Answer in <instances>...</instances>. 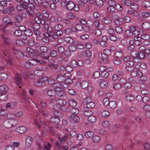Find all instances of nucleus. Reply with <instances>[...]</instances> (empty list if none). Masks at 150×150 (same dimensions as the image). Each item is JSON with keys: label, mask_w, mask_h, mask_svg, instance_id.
Returning <instances> with one entry per match:
<instances>
[{"label": "nucleus", "mask_w": 150, "mask_h": 150, "mask_svg": "<svg viewBox=\"0 0 150 150\" xmlns=\"http://www.w3.org/2000/svg\"><path fill=\"white\" fill-rule=\"evenodd\" d=\"M126 69L128 71H131L133 70L134 69L139 67L140 65H137L134 64L133 62L132 61L128 62L126 63Z\"/></svg>", "instance_id": "obj_1"}, {"label": "nucleus", "mask_w": 150, "mask_h": 150, "mask_svg": "<svg viewBox=\"0 0 150 150\" xmlns=\"http://www.w3.org/2000/svg\"><path fill=\"white\" fill-rule=\"evenodd\" d=\"M43 92L45 94H46L50 97L54 96L57 93L55 90L51 89L49 88H45L43 90Z\"/></svg>", "instance_id": "obj_2"}, {"label": "nucleus", "mask_w": 150, "mask_h": 150, "mask_svg": "<svg viewBox=\"0 0 150 150\" xmlns=\"http://www.w3.org/2000/svg\"><path fill=\"white\" fill-rule=\"evenodd\" d=\"M22 78L21 75L18 73H16V76L14 79L15 82L17 85L19 86L20 88H21L20 86L22 83Z\"/></svg>", "instance_id": "obj_3"}, {"label": "nucleus", "mask_w": 150, "mask_h": 150, "mask_svg": "<svg viewBox=\"0 0 150 150\" xmlns=\"http://www.w3.org/2000/svg\"><path fill=\"white\" fill-rule=\"evenodd\" d=\"M35 123L38 129H39L41 126L40 124L42 125L44 127H46L47 126L45 122L41 120L40 119H35Z\"/></svg>", "instance_id": "obj_4"}, {"label": "nucleus", "mask_w": 150, "mask_h": 150, "mask_svg": "<svg viewBox=\"0 0 150 150\" xmlns=\"http://www.w3.org/2000/svg\"><path fill=\"white\" fill-rule=\"evenodd\" d=\"M70 122L73 123H75L79 122L80 118L77 115H71L69 118Z\"/></svg>", "instance_id": "obj_5"}, {"label": "nucleus", "mask_w": 150, "mask_h": 150, "mask_svg": "<svg viewBox=\"0 0 150 150\" xmlns=\"http://www.w3.org/2000/svg\"><path fill=\"white\" fill-rule=\"evenodd\" d=\"M45 85V83L43 78L39 79L37 81L35 82L34 83L35 86L39 87H42L44 86Z\"/></svg>", "instance_id": "obj_6"}, {"label": "nucleus", "mask_w": 150, "mask_h": 150, "mask_svg": "<svg viewBox=\"0 0 150 150\" xmlns=\"http://www.w3.org/2000/svg\"><path fill=\"white\" fill-rule=\"evenodd\" d=\"M58 73L61 74V75L58 76H57L56 79L57 81L59 83H62V85L63 83L65 80V78L64 76L63 75V73L61 71H58Z\"/></svg>", "instance_id": "obj_7"}, {"label": "nucleus", "mask_w": 150, "mask_h": 150, "mask_svg": "<svg viewBox=\"0 0 150 150\" xmlns=\"http://www.w3.org/2000/svg\"><path fill=\"white\" fill-rule=\"evenodd\" d=\"M13 52L14 56L16 58L21 59H23L24 54L23 52H19L16 50H14Z\"/></svg>", "instance_id": "obj_8"}, {"label": "nucleus", "mask_w": 150, "mask_h": 150, "mask_svg": "<svg viewBox=\"0 0 150 150\" xmlns=\"http://www.w3.org/2000/svg\"><path fill=\"white\" fill-rule=\"evenodd\" d=\"M98 81L100 87L102 88H105L108 85L107 82L104 79H99Z\"/></svg>", "instance_id": "obj_9"}, {"label": "nucleus", "mask_w": 150, "mask_h": 150, "mask_svg": "<svg viewBox=\"0 0 150 150\" xmlns=\"http://www.w3.org/2000/svg\"><path fill=\"white\" fill-rule=\"evenodd\" d=\"M99 58L100 60H102L105 63H107L108 62V57L106 55L103 53L100 54L99 55Z\"/></svg>", "instance_id": "obj_10"}, {"label": "nucleus", "mask_w": 150, "mask_h": 150, "mask_svg": "<svg viewBox=\"0 0 150 150\" xmlns=\"http://www.w3.org/2000/svg\"><path fill=\"white\" fill-rule=\"evenodd\" d=\"M1 38L3 40V43L4 45H8L9 44L10 41L7 35L3 34L1 35Z\"/></svg>", "instance_id": "obj_11"}, {"label": "nucleus", "mask_w": 150, "mask_h": 150, "mask_svg": "<svg viewBox=\"0 0 150 150\" xmlns=\"http://www.w3.org/2000/svg\"><path fill=\"white\" fill-rule=\"evenodd\" d=\"M27 8V7L26 5L23 3L18 4L17 6V9L19 11H22Z\"/></svg>", "instance_id": "obj_12"}, {"label": "nucleus", "mask_w": 150, "mask_h": 150, "mask_svg": "<svg viewBox=\"0 0 150 150\" xmlns=\"http://www.w3.org/2000/svg\"><path fill=\"white\" fill-rule=\"evenodd\" d=\"M67 8L69 10H71L75 7V4L71 1H68L66 4Z\"/></svg>", "instance_id": "obj_13"}, {"label": "nucleus", "mask_w": 150, "mask_h": 150, "mask_svg": "<svg viewBox=\"0 0 150 150\" xmlns=\"http://www.w3.org/2000/svg\"><path fill=\"white\" fill-rule=\"evenodd\" d=\"M82 55L84 57L88 58L91 57L92 55V52L89 50L83 51L82 52Z\"/></svg>", "instance_id": "obj_14"}, {"label": "nucleus", "mask_w": 150, "mask_h": 150, "mask_svg": "<svg viewBox=\"0 0 150 150\" xmlns=\"http://www.w3.org/2000/svg\"><path fill=\"white\" fill-rule=\"evenodd\" d=\"M16 131L19 133L23 134L25 133L27 130L26 127L24 126H19L16 128Z\"/></svg>", "instance_id": "obj_15"}, {"label": "nucleus", "mask_w": 150, "mask_h": 150, "mask_svg": "<svg viewBox=\"0 0 150 150\" xmlns=\"http://www.w3.org/2000/svg\"><path fill=\"white\" fill-rule=\"evenodd\" d=\"M51 122L54 124H57L59 122V119L58 117L54 116L52 117L50 119Z\"/></svg>", "instance_id": "obj_16"}, {"label": "nucleus", "mask_w": 150, "mask_h": 150, "mask_svg": "<svg viewBox=\"0 0 150 150\" xmlns=\"http://www.w3.org/2000/svg\"><path fill=\"white\" fill-rule=\"evenodd\" d=\"M142 27L144 30H148L150 29V23L148 22H144L142 23Z\"/></svg>", "instance_id": "obj_17"}, {"label": "nucleus", "mask_w": 150, "mask_h": 150, "mask_svg": "<svg viewBox=\"0 0 150 150\" xmlns=\"http://www.w3.org/2000/svg\"><path fill=\"white\" fill-rule=\"evenodd\" d=\"M72 83V81L71 80L69 79H65V80L64 81L62 86L64 88H68V85L71 84Z\"/></svg>", "instance_id": "obj_18"}, {"label": "nucleus", "mask_w": 150, "mask_h": 150, "mask_svg": "<svg viewBox=\"0 0 150 150\" xmlns=\"http://www.w3.org/2000/svg\"><path fill=\"white\" fill-rule=\"evenodd\" d=\"M69 112L71 115H77L79 113V111L78 109L72 108L69 110Z\"/></svg>", "instance_id": "obj_19"}, {"label": "nucleus", "mask_w": 150, "mask_h": 150, "mask_svg": "<svg viewBox=\"0 0 150 150\" xmlns=\"http://www.w3.org/2000/svg\"><path fill=\"white\" fill-rule=\"evenodd\" d=\"M40 56L42 59L45 60H47L48 57H50L49 55L47 54V53H40Z\"/></svg>", "instance_id": "obj_20"}, {"label": "nucleus", "mask_w": 150, "mask_h": 150, "mask_svg": "<svg viewBox=\"0 0 150 150\" xmlns=\"http://www.w3.org/2000/svg\"><path fill=\"white\" fill-rule=\"evenodd\" d=\"M103 22L106 24H109L111 23L112 21L110 17H106L104 18L102 20Z\"/></svg>", "instance_id": "obj_21"}, {"label": "nucleus", "mask_w": 150, "mask_h": 150, "mask_svg": "<svg viewBox=\"0 0 150 150\" xmlns=\"http://www.w3.org/2000/svg\"><path fill=\"white\" fill-rule=\"evenodd\" d=\"M57 103L59 105L63 106L66 104L67 102L64 99H59L57 100Z\"/></svg>", "instance_id": "obj_22"}, {"label": "nucleus", "mask_w": 150, "mask_h": 150, "mask_svg": "<svg viewBox=\"0 0 150 150\" xmlns=\"http://www.w3.org/2000/svg\"><path fill=\"white\" fill-rule=\"evenodd\" d=\"M14 8L13 7H10L7 8L6 9L4 10L3 12L4 13H11L14 11Z\"/></svg>", "instance_id": "obj_23"}, {"label": "nucleus", "mask_w": 150, "mask_h": 150, "mask_svg": "<svg viewBox=\"0 0 150 150\" xmlns=\"http://www.w3.org/2000/svg\"><path fill=\"white\" fill-rule=\"evenodd\" d=\"M88 120L90 123H94L96 121V118L95 116L92 115L88 117Z\"/></svg>", "instance_id": "obj_24"}, {"label": "nucleus", "mask_w": 150, "mask_h": 150, "mask_svg": "<svg viewBox=\"0 0 150 150\" xmlns=\"http://www.w3.org/2000/svg\"><path fill=\"white\" fill-rule=\"evenodd\" d=\"M8 90V87L5 85L0 86V90L4 93L7 92Z\"/></svg>", "instance_id": "obj_25"}, {"label": "nucleus", "mask_w": 150, "mask_h": 150, "mask_svg": "<svg viewBox=\"0 0 150 150\" xmlns=\"http://www.w3.org/2000/svg\"><path fill=\"white\" fill-rule=\"evenodd\" d=\"M8 76V75L6 73H3L0 74V80L1 81L5 80Z\"/></svg>", "instance_id": "obj_26"}, {"label": "nucleus", "mask_w": 150, "mask_h": 150, "mask_svg": "<svg viewBox=\"0 0 150 150\" xmlns=\"http://www.w3.org/2000/svg\"><path fill=\"white\" fill-rule=\"evenodd\" d=\"M35 9H28L26 11L27 14L30 16H33L35 13Z\"/></svg>", "instance_id": "obj_27"}, {"label": "nucleus", "mask_w": 150, "mask_h": 150, "mask_svg": "<svg viewBox=\"0 0 150 150\" xmlns=\"http://www.w3.org/2000/svg\"><path fill=\"white\" fill-rule=\"evenodd\" d=\"M138 57L133 58L132 59V62L135 64L137 65H139V64L141 62V59L139 58H138Z\"/></svg>", "instance_id": "obj_28"}, {"label": "nucleus", "mask_w": 150, "mask_h": 150, "mask_svg": "<svg viewBox=\"0 0 150 150\" xmlns=\"http://www.w3.org/2000/svg\"><path fill=\"white\" fill-rule=\"evenodd\" d=\"M2 20L3 23L6 24V25L11 24L12 23V21H10L9 19L7 17H4L2 19Z\"/></svg>", "instance_id": "obj_29"}, {"label": "nucleus", "mask_w": 150, "mask_h": 150, "mask_svg": "<svg viewBox=\"0 0 150 150\" xmlns=\"http://www.w3.org/2000/svg\"><path fill=\"white\" fill-rule=\"evenodd\" d=\"M129 45L127 47V49L128 50L132 51L134 48L133 42L130 40L129 42Z\"/></svg>", "instance_id": "obj_30"}, {"label": "nucleus", "mask_w": 150, "mask_h": 150, "mask_svg": "<svg viewBox=\"0 0 150 150\" xmlns=\"http://www.w3.org/2000/svg\"><path fill=\"white\" fill-rule=\"evenodd\" d=\"M116 9V6H108L107 8V10L108 12L110 13H113L114 12Z\"/></svg>", "instance_id": "obj_31"}, {"label": "nucleus", "mask_w": 150, "mask_h": 150, "mask_svg": "<svg viewBox=\"0 0 150 150\" xmlns=\"http://www.w3.org/2000/svg\"><path fill=\"white\" fill-rule=\"evenodd\" d=\"M110 107L112 109H114L117 106V103L115 101L112 100L110 102L109 105Z\"/></svg>", "instance_id": "obj_32"}, {"label": "nucleus", "mask_w": 150, "mask_h": 150, "mask_svg": "<svg viewBox=\"0 0 150 150\" xmlns=\"http://www.w3.org/2000/svg\"><path fill=\"white\" fill-rule=\"evenodd\" d=\"M94 135V133L91 131H88L85 134V136L87 138H91Z\"/></svg>", "instance_id": "obj_33"}, {"label": "nucleus", "mask_w": 150, "mask_h": 150, "mask_svg": "<svg viewBox=\"0 0 150 150\" xmlns=\"http://www.w3.org/2000/svg\"><path fill=\"white\" fill-rule=\"evenodd\" d=\"M80 85L83 88H85L88 86V83L86 81H83L80 83Z\"/></svg>", "instance_id": "obj_34"}, {"label": "nucleus", "mask_w": 150, "mask_h": 150, "mask_svg": "<svg viewBox=\"0 0 150 150\" xmlns=\"http://www.w3.org/2000/svg\"><path fill=\"white\" fill-rule=\"evenodd\" d=\"M114 23L117 25H120L123 24L124 21L123 20V19L119 18L118 19L115 21Z\"/></svg>", "instance_id": "obj_35"}, {"label": "nucleus", "mask_w": 150, "mask_h": 150, "mask_svg": "<svg viewBox=\"0 0 150 150\" xmlns=\"http://www.w3.org/2000/svg\"><path fill=\"white\" fill-rule=\"evenodd\" d=\"M4 125L5 127L7 128H10L12 127V125L10 122L9 120H6L4 122Z\"/></svg>", "instance_id": "obj_36"}, {"label": "nucleus", "mask_w": 150, "mask_h": 150, "mask_svg": "<svg viewBox=\"0 0 150 150\" xmlns=\"http://www.w3.org/2000/svg\"><path fill=\"white\" fill-rule=\"evenodd\" d=\"M12 127L16 126L17 123V121L16 120L13 118H10L8 119Z\"/></svg>", "instance_id": "obj_37"}, {"label": "nucleus", "mask_w": 150, "mask_h": 150, "mask_svg": "<svg viewBox=\"0 0 150 150\" xmlns=\"http://www.w3.org/2000/svg\"><path fill=\"white\" fill-rule=\"evenodd\" d=\"M74 45L76 46V48L80 49H83L84 48V45L78 42H75Z\"/></svg>", "instance_id": "obj_38"}, {"label": "nucleus", "mask_w": 150, "mask_h": 150, "mask_svg": "<svg viewBox=\"0 0 150 150\" xmlns=\"http://www.w3.org/2000/svg\"><path fill=\"white\" fill-rule=\"evenodd\" d=\"M33 30H39L40 29V25L38 23H34L33 25Z\"/></svg>", "instance_id": "obj_39"}, {"label": "nucleus", "mask_w": 150, "mask_h": 150, "mask_svg": "<svg viewBox=\"0 0 150 150\" xmlns=\"http://www.w3.org/2000/svg\"><path fill=\"white\" fill-rule=\"evenodd\" d=\"M93 141L95 143H98L100 142V138L98 136H95L93 137Z\"/></svg>", "instance_id": "obj_40"}, {"label": "nucleus", "mask_w": 150, "mask_h": 150, "mask_svg": "<svg viewBox=\"0 0 150 150\" xmlns=\"http://www.w3.org/2000/svg\"><path fill=\"white\" fill-rule=\"evenodd\" d=\"M126 99L127 101L129 102H132L134 100V98L131 95H128L126 96Z\"/></svg>", "instance_id": "obj_41"}, {"label": "nucleus", "mask_w": 150, "mask_h": 150, "mask_svg": "<svg viewBox=\"0 0 150 150\" xmlns=\"http://www.w3.org/2000/svg\"><path fill=\"white\" fill-rule=\"evenodd\" d=\"M33 140L32 137L30 136L28 137L26 139V144L28 146H29L32 143Z\"/></svg>", "instance_id": "obj_42"}, {"label": "nucleus", "mask_w": 150, "mask_h": 150, "mask_svg": "<svg viewBox=\"0 0 150 150\" xmlns=\"http://www.w3.org/2000/svg\"><path fill=\"white\" fill-rule=\"evenodd\" d=\"M29 62L33 67V65H36L38 63V60L32 59L28 60Z\"/></svg>", "instance_id": "obj_43"}, {"label": "nucleus", "mask_w": 150, "mask_h": 150, "mask_svg": "<svg viewBox=\"0 0 150 150\" xmlns=\"http://www.w3.org/2000/svg\"><path fill=\"white\" fill-rule=\"evenodd\" d=\"M125 36L127 38H130L133 34V33L129 30H127L125 32Z\"/></svg>", "instance_id": "obj_44"}, {"label": "nucleus", "mask_w": 150, "mask_h": 150, "mask_svg": "<svg viewBox=\"0 0 150 150\" xmlns=\"http://www.w3.org/2000/svg\"><path fill=\"white\" fill-rule=\"evenodd\" d=\"M58 60L61 62L62 64H65L68 61V59L67 57H59Z\"/></svg>", "instance_id": "obj_45"}, {"label": "nucleus", "mask_w": 150, "mask_h": 150, "mask_svg": "<svg viewBox=\"0 0 150 150\" xmlns=\"http://www.w3.org/2000/svg\"><path fill=\"white\" fill-rule=\"evenodd\" d=\"M74 29L77 30V31H81L83 30V27L80 24H77L75 26V29Z\"/></svg>", "instance_id": "obj_46"}, {"label": "nucleus", "mask_w": 150, "mask_h": 150, "mask_svg": "<svg viewBox=\"0 0 150 150\" xmlns=\"http://www.w3.org/2000/svg\"><path fill=\"white\" fill-rule=\"evenodd\" d=\"M138 58L140 59H144L146 57V53L142 52H138V54H137Z\"/></svg>", "instance_id": "obj_47"}, {"label": "nucleus", "mask_w": 150, "mask_h": 150, "mask_svg": "<svg viewBox=\"0 0 150 150\" xmlns=\"http://www.w3.org/2000/svg\"><path fill=\"white\" fill-rule=\"evenodd\" d=\"M25 34L28 37H30L33 35L32 30L30 29L26 30L24 32Z\"/></svg>", "instance_id": "obj_48"}, {"label": "nucleus", "mask_w": 150, "mask_h": 150, "mask_svg": "<svg viewBox=\"0 0 150 150\" xmlns=\"http://www.w3.org/2000/svg\"><path fill=\"white\" fill-rule=\"evenodd\" d=\"M108 6H116V4L115 1L114 0H109L107 3Z\"/></svg>", "instance_id": "obj_49"}, {"label": "nucleus", "mask_w": 150, "mask_h": 150, "mask_svg": "<svg viewBox=\"0 0 150 150\" xmlns=\"http://www.w3.org/2000/svg\"><path fill=\"white\" fill-rule=\"evenodd\" d=\"M116 58L120 59L123 56L122 53L120 52H116L115 54Z\"/></svg>", "instance_id": "obj_50"}, {"label": "nucleus", "mask_w": 150, "mask_h": 150, "mask_svg": "<svg viewBox=\"0 0 150 150\" xmlns=\"http://www.w3.org/2000/svg\"><path fill=\"white\" fill-rule=\"evenodd\" d=\"M64 68H65V69L66 70V71L68 72H71L73 70L72 68L69 66L67 64V65L64 66Z\"/></svg>", "instance_id": "obj_51"}, {"label": "nucleus", "mask_w": 150, "mask_h": 150, "mask_svg": "<svg viewBox=\"0 0 150 150\" xmlns=\"http://www.w3.org/2000/svg\"><path fill=\"white\" fill-rule=\"evenodd\" d=\"M143 5L146 8L150 7V2L146 0H144L143 2Z\"/></svg>", "instance_id": "obj_52"}, {"label": "nucleus", "mask_w": 150, "mask_h": 150, "mask_svg": "<svg viewBox=\"0 0 150 150\" xmlns=\"http://www.w3.org/2000/svg\"><path fill=\"white\" fill-rule=\"evenodd\" d=\"M69 105L72 107H74L77 105L76 102L74 100H69Z\"/></svg>", "instance_id": "obj_53"}, {"label": "nucleus", "mask_w": 150, "mask_h": 150, "mask_svg": "<svg viewBox=\"0 0 150 150\" xmlns=\"http://www.w3.org/2000/svg\"><path fill=\"white\" fill-rule=\"evenodd\" d=\"M42 13L43 16L46 18H48L50 15L49 12L46 10H42Z\"/></svg>", "instance_id": "obj_54"}, {"label": "nucleus", "mask_w": 150, "mask_h": 150, "mask_svg": "<svg viewBox=\"0 0 150 150\" xmlns=\"http://www.w3.org/2000/svg\"><path fill=\"white\" fill-rule=\"evenodd\" d=\"M142 39L144 40H147L150 38V36L146 34H144L141 36Z\"/></svg>", "instance_id": "obj_55"}, {"label": "nucleus", "mask_w": 150, "mask_h": 150, "mask_svg": "<svg viewBox=\"0 0 150 150\" xmlns=\"http://www.w3.org/2000/svg\"><path fill=\"white\" fill-rule=\"evenodd\" d=\"M95 2L97 6L98 7H101L103 5L102 0H95Z\"/></svg>", "instance_id": "obj_56"}, {"label": "nucleus", "mask_w": 150, "mask_h": 150, "mask_svg": "<svg viewBox=\"0 0 150 150\" xmlns=\"http://www.w3.org/2000/svg\"><path fill=\"white\" fill-rule=\"evenodd\" d=\"M84 114L85 115L89 117L93 115V113L91 111L87 110L84 112Z\"/></svg>", "instance_id": "obj_57"}, {"label": "nucleus", "mask_w": 150, "mask_h": 150, "mask_svg": "<svg viewBox=\"0 0 150 150\" xmlns=\"http://www.w3.org/2000/svg\"><path fill=\"white\" fill-rule=\"evenodd\" d=\"M4 59L6 60L7 63L8 64L11 65L12 63L13 60L12 59L8 56L6 57V58H5Z\"/></svg>", "instance_id": "obj_58"}, {"label": "nucleus", "mask_w": 150, "mask_h": 150, "mask_svg": "<svg viewBox=\"0 0 150 150\" xmlns=\"http://www.w3.org/2000/svg\"><path fill=\"white\" fill-rule=\"evenodd\" d=\"M110 102L109 99L108 98H104L103 101V105L105 106L109 105Z\"/></svg>", "instance_id": "obj_59"}, {"label": "nucleus", "mask_w": 150, "mask_h": 150, "mask_svg": "<svg viewBox=\"0 0 150 150\" xmlns=\"http://www.w3.org/2000/svg\"><path fill=\"white\" fill-rule=\"evenodd\" d=\"M109 73L105 71L102 72L101 74V76L105 79H107L109 76Z\"/></svg>", "instance_id": "obj_60"}, {"label": "nucleus", "mask_w": 150, "mask_h": 150, "mask_svg": "<svg viewBox=\"0 0 150 150\" xmlns=\"http://www.w3.org/2000/svg\"><path fill=\"white\" fill-rule=\"evenodd\" d=\"M8 98L7 95L5 94H2L0 95V99L2 100H6Z\"/></svg>", "instance_id": "obj_61"}, {"label": "nucleus", "mask_w": 150, "mask_h": 150, "mask_svg": "<svg viewBox=\"0 0 150 150\" xmlns=\"http://www.w3.org/2000/svg\"><path fill=\"white\" fill-rule=\"evenodd\" d=\"M92 99L91 97L90 96H88L86 98L84 99V102L86 104H87L90 102H92Z\"/></svg>", "instance_id": "obj_62"}, {"label": "nucleus", "mask_w": 150, "mask_h": 150, "mask_svg": "<svg viewBox=\"0 0 150 150\" xmlns=\"http://www.w3.org/2000/svg\"><path fill=\"white\" fill-rule=\"evenodd\" d=\"M138 6L137 4H132L131 5V9L133 11H135L137 10L138 8Z\"/></svg>", "instance_id": "obj_63"}, {"label": "nucleus", "mask_w": 150, "mask_h": 150, "mask_svg": "<svg viewBox=\"0 0 150 150\" xmlns=\"http://www.w3.org/2000/svg\"><path fill=\"white\" fill-rule=\"evenodd\" d=\"M57 50L59 54H62L64 52V48L63 46H60L58 47Z\"/></svg>", "instance_id": "obj_64"}]
</instances>
